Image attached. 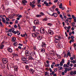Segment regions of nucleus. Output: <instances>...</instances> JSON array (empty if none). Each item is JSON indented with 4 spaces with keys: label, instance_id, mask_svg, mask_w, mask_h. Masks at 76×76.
Instances as JSON below:
<instances>
[{
    "label": "nucleus",
    "instance_id": "nucleus-28",
    "mask_svg": "<svg viewBox=\"0 0 76 76\" xmlns=\"http://www.w3.org/2000/svg\"><path fill=\"white\" fill-rule=\"evenodd\" d=\"M47 25L48 26H53V24H51V23H48L47 24Z\"/></svg>",
    "mask_w": 76,
    "mask_h": 76
},
{
    "label": "nucleus",
    "instance_id": "nucleus-34",
    "mask_svg": "<svg viewBox=\"0 0 76 76\" xmlns=\"http://www.w3.org/2000/svg\"><path fill=\"white\" fill-rule=\"evenodd\" d=\"M25 68L27 70H29V66L28 65H26L25 66Z\"/></svg>",
    "mask_w": 76,
    "mask_h": 76
},
{
    "label": "nucleus",
    "instance_id": "nucleus-33",
    "mask_svg": "<svg viewBox=\"0 0 76 76\" xmlns=\"http://www.w3.org/2000/svg\"><path fill=\"white\" fill-rule=\"evenodd\" d=\"M18 43L17 42H14L13 44V45L14 46H16V45H18Z\"/></svg>",
    "mask_w": 76,
    "mask_h": 76
},
{
    "label": "nucleus",
    "instance_id": "nucleus-61",
    "mask_svg": "<svg viewBox=\"0 0 76 76\" xmlns=\"http://www.w3.org/2000/svg\"><path fill=\"white\" fill-rule=\"evenodd\" d=\"M58 0H55L54 1V3H57L58 1Z\"/></svg>",
    "mask_w": 76,
    "mask_h": 76
},
{
    "label": "nucleus",
    "instance_id": "nucleus-64",
    "mask_svg": "<svg viewBox=\"0 0 76 76\" xmlns=\"http://www.w3.org/2000/svg\"><path fill=\"white\" fill-rule=\"evenodd\" d=\"M74 75H76V71H74V72L73 73Z\"/></svg>",
    "mask_w": 76,
    "mask_h": 76
},
{
    "label": "nucleus",
    "instance_id": "nucleus-41",
    "mask_svg": "<svg viewBox=\"0 0 76 76\" xmlns=\"http://www.w3.org/2000/svg\"><path fill=\"white\" fill-rule=\"evenodd\" d=\"M68 71H70V70H72V67H69L68 68Z\"/></svg>",
    "mask_w": 76,
    "mask_h": 76
},
{
    "label": "nucleus",
    "instance_id": "nucleus-14",
    "mask_svg": "<svg viewBox=\"0 0 76 76\" xmlns=\"http://www.w3.org/2000/svg\"><path fill=\"white\" fill-rule=\"evenodd\" d=\"M13 3H14L15 5H17L18 4L17 0H13Z\"/></svg>",
    "mask_w": 76,
    "mask_h": 76
},
{
    "label": "nucleus",
    "instance_id": "nucleus-54",
    "mask_svg": "<svg viewBox=\"0 0 76 76\" xmlns=\"http://www.w3.org/2000/svg\"><path fill=\"white\" fill-rule=\"evenodd\" d=\"M28 61L26 60V61H24V63H25L26 64H28Z\"/></svg>",
    "mask_w": 76,
    "mask_h": 76
},
{
    "label": "nucleus",
    "instance_id": "nucleus-55",
    "mask_svg": "<svg viewBox=\"0 0 76 76\" xmlns=\"http://www.w3.org/2000/svg\"><path fill=\"white\" fill-rule=\"evenodd\" d=\"M72 18H73V19H75V18H76V17H75V15H72Z\"/></svg>",
    "mask_w": 76,
    "mask_h": 76
},
{
    "label": "nucleus",
    "instance_id": "nucleus-13",
    "mask_svg": "<svg viewBox=\"0 0 76 76\" xmlns=\"http://www.w3.org/2000/svg\"><path fill=\"white\" fill-rule=\"evenodd\" d=\"M39 33H40V30L39 29H37L36 30V33L37 35H38V34H39Z\"/></svg>",
    "mask_w": 76,
    "mask_h": 76
},
{
    "label": "nucleus",
    "instance_id": "nucleus-44",
    "mask_svg": "<svg viewBox=\"0 0 76 76\" xmlns=\"http://www.w3.org/2000/svg\"><path fill=\"white\" fill-rule=\"evenodd\" d=\"M7 35H8V36H12V34L8 33V34H7Z\"/></svg>",
    "mask_w": 76,
    "mask_h": 76
},
{
    "label": "nucleus",
    "instance_id": "nucleus-11",
    "mask_svg": "<svg viewBox=\"0 0 76 76\" xmlns=\"http://www.w3.org/2000/svg\"><path fill=\"white\" fill-rule=\"evenodd\" d=\"M22 2L23 3V4L25 6L26 5V3H27V1L26 0H23L22 1Z\"/></svg>",
    "mask_w": 76,
    "mask_h": 76
},
{
    "label": "nucleus",
    "instance_id": "nucleus-30",
    "mask_svg": "<svg viewBox=\"0 0 76 76\" xmlns=\"http://www.w3.org/2000/svg\"><path fill=\"white\" fill-rule=\"evenodd\" d=\"M41 16H42V15H36V17H37V18H40V17H41Z\"/></svg>",
    "mask_w": 76,
    "mask_h": 76
},
{
    "label": "nucleus",
    "instance_id": "nucleus-60",
    "mask_svg": "<svg viewBox=\"0 0 76 76\" xmlns=\"http://www.w3.org/2000/svg\"><path fill=\"white\" fill-rule=\"evenodd\" d=\"M72 63H73V64L75 63H76V61L73 60V61H72Z\"/></svg>",
    "mask_w": 76,
    "mask_h": 76
},
{
    "label": "nucleus",
    "instance_id": "nucleus-24",
    "mask_svg": "<svg viewBox=\"0 0 76 76\" xmlns=\"http://www.w3.org/2000/svg\"><path fill=\"white\" fill-rule=\"evenodd\" d=\"M47 20H48L47 18H44L43 19V22H44V21L45 22V21H47Z\"/></svg>",
    "mask_w": 76,
    "mask_h": 76
},
{
    "label": "nucleus",
    "instance_id": "nucleus-52",
    "mask_svg": "<svg viewBox=\"0 0 76 76\" xmlns=\"http://www.w3.org/2000/svg\"><path fill=\"white\" fill-rule=\"evenodd\" d=\"M55 7H56V6L55 5H53L52 7V8H53V10H54V8H55Z\"/></svg>",
    "mask_w": 76,
    "mask_h": 76
},
{
    "label": "nucleus",
    "instance_id": "nucleus-56",
    "mask_svg": "<svg viewBox=\"0 0 76 76\" xmlns=\"http://www.w3.org/2000/svg\"><path fill=\"white\" fill-rule=\"evenodd\" d=\"M56 55H57V57L58 58H60V55H58V54H56Z\"/></svg>",
    "mask_w": 76,
    "mask_h": 76
},
{
    "label": "nucleus",
    "instance_id": "nucleus-36",
    "mask_svg": "<svg viewBox=\"0 0 76 76\" xmlns=\"http://www.w3.org/2000/svg\"><path fill=\"white\" fill-rule=\"evenodd\" d=\"M75 23L73 22L72 23V26L73 27H75Z\"/></svg>",
    "mask_w": 76,
    "mask_h": 76
},
{
    "label": "nucleus",
    "instance_id": "nucleus-17",
    "mask_svg": "<svg viewBox=\"0 0 76 76\" xmlns=\"http://www.w3.org/2000/svg\"><path fill=\"white\" fill-rule=\"evenodd\" d=\"M45 50L44 48H42L41 49L40 52L41 53H45Z\"/></svg>",
    "mask_w": 76,
    "mask_h": 76
},
{
    "label": "nucleus",
    "instance_id": "nucleus-39",
    "mask_svg": "<svg viewBox=\"0 0 76 76\" xmlns=\"http://www.w3.org/2000/svg\"><path fill=\"white\" fill-rule=\"evenodd\" d=\"M62 68H63L61 66L60 67V66L58 67V69H59V70H62Z\"/></svg>",
    "mask_w": 76,
    "mask_h": 76
},
{
    "label": "nucleus",
    "instance_id": "nucleus-25",
    "mask_svg": "<svg viewBox=\"0 0 76 76\" xmlns=\"http://www.w3.org/2000/svg\"><path fill=\"white\" fill-rule=\"evenodd\" d=\"M73 57H74V58L72 57H71L70 58V59L71 60H73V58H75V56L73 55Z\"/></svg>",
    "mask_w": 76,
    "mask_h": 76
},
{
    "label": "nucleus",
    "instance_id": "nucleus-19",
    "mask_svg": "<svg viewBox=\"0 0 76 76\" xmlns=\"http://www.w3.org/2000/svg\"><path fill=\"white\" fill-rule=\"evenodd\" d=\"M21 59L23 61H26V60H27V58L25 57H22L21 58Z\"/></svg>",
    "mask_w": 76,
    "mask_h": 76
},
{
    "label": "nucleus",
    "instance_id": "nucleus-40",
    "mask_svg": "<svg viewBox=\"0 0 76 76\" xmlns=\"http://www.w3.org/2000/svg\"><path fill=\"white\" fill-rule=\"evenodd\" d=\"M72 42H74V39H72L70 41L69 43H70V44H71L72 43Z\"/></svg>",
    "mask_w": 76,
    "mask_h": 76
},
{
    "label": "nucleus",
    "instance_id": "nucleus-3",
    "mask_svg": "<svg viewBox=\"0 0 76 76\" xmlns=\"http://www.w3.org/2000/svg\"><path fill=\"white\" fill-rule=\"evenodd\" d=\"M2 61L4 64H6L8 61V60L6 58H3L2 59Z\"/></svg>",
    "mask_w": 76,
    "mask_h": 76
},
{
    "label": "nucleus",
    "instance_id": "nucleus-4",
    "mask_svg": "<svg viewBox=\"0 0 76 76\" xmlns=\"http://www.w3.org/2000/svg\"><path fill=\"white\" fill-rule=\"evenodd\" d=\"M34 23L35 25H38L39 24V22L38 20H35L34 21Z\"/></svg>",
    "mask_w": 76,
    "mask_h": 76
},
{
    "label": "nucleus",
    "instance_id": "nucleus-49",
    "mask_svg": "<svg viewBox=\"0 0 76 76\" xmlns=\"http://www.w3.org/2000/svg\"><path fill=\"white\" fill-rule=\"evenodd\" d=\"M74 47L75 50H76V44L74 43Z\"/></svg>",
    "mask_w": 76,
    "mask_h": 76
},
{
    "label": "nucleus",
    "instance_id": "nucleus-47",
    "mask_svg": "<svg viewBox=\"0 0 76 76\" xmlns=\"http://www.w3.org/2000/svg\"><path fill=\"white\" fill-rule=\"evenodd\" d=\"M49 34L50 35H53V32L52 31H51L49 32Z\"/></svg>",
    "mask_w": 76,
    "mask_h": 76
},
{
    "label": "nucleus",
    "instance_id": "nucleus-50",
    "mask_svg": "<svg viewBox=\"0 0 76 76\" xmlns=\"http://www.w3.org/2000/svg\"><path fill=\"white\" fill-rule=\"evenodd\" d=\"M40 14L42 15V16H44V13L42 12H40Z\"/></svg>",
    "mask_w": 76,
    "mask_h": 76
},
{
    "label": "nucleus",
    "instance_id": "nucleus-62",
    "mask_svg": "<svg viewBox=\"0 0 76 76\" xmlns=\"http://www.w3.org/2000/svg\"><path fill=\"white\" fill-rule=\"evenodd\" d=\"M14 27L15 28H18V26H17L16 25H15L14 26Z\"/></svg>",
    "mask_w": 76,
    "mask_h": 76
},
{
    "label": "nucleus",
    "instance_id": "nucleus-53",
    "mask_svg": "<svg viewBox=\"0 0 76 76\" xmlns=\"http://www.w3.org/2000/svg\"><path fill=\"white\" fill-rule=\"evenodd\" d=\"M64 67H67V65L66 64H64L63 66Z\"/></svg>",
    "mask_w": 76,
    "mask_h": 76
},
{
    "label": "nucleus",
    "instance_id": "nucleus-9",
    "mask_svg": "<svg viewBox=\"0 0 76 76\" xmlns=\"http://www.w3.org/2000/svg\"><path fill=\"white\" fill-rule=\"evenodd\" d=\"M14 71L15 72H18V67L17 66H14Z\"/></svg>",
    "mask_w": 76,
    "mask_h": 76
},
{
    "label": "nucleus",
    "instance_id": "nucleus-22",
    "mask_svg": "<svg viewBox=\"0 0 76 76\" xmlns=\"http://www.w3.org/2000/svg\"><path fill=\"white\" fill-rule=\"evenodd\" d=\"M37 39H38V40H39V41H40L41 39L42 38L40 36H39L38 37H37Z\"/></svg>",
    "mask_w": 76,
    "mask_h": 76
},
{
    "label": "nucleus",
    "instance_id": "nucleus-27",
    "mask_svg": "<svg viewBox=\"0 0 76 76\" xmlns=\"http://www.w3.org/2000/svg\"><path fill=\"white\" fill-rule=\"evenodd\" d=\"M2 21L3 22V23H5V18H2Z\"/></svg>",
    "mask_w": 76,
    "mask_h": 76
},
{
    "label": "nucleus",
    "instance_id": "nucleus-48",
    "mask_svg": "<svg viewBox=\"0 0 76 76\" xmlns=\"http://www.w3.org/2000/svg\"><path fill=\"white\" fill-rule=\"evenodd\" d=\"M60 66V64H56L55 65V67H58V66Z\"/></svg>",
    "mask_w": 76,
    "mask_h": 76
},
{
    "label": "nucleus",
    "instance_id": "nucleus-37",
    "mask_svg": "<svg viewBox=\"0 0 76 76\" xmlns=\"http://www.w3.org/2000/svg\"><path fill=\"white\" fill-rule=\"evenodd\" d=\"M5 3H6V4H7V5H9V1H7V0L6 1Z\"/></svg>",
    "mask_w": 76,
    "mask_h": 76
},
{
    "label": "nucleus",
    "instance_id": "nucleus-21",
    "mask_svg": "<svg viewBox=\"0 0 76 76\" xmlns=\"http://www.w3.org/2000/svg\"><path fill=\"white\" fill-rule=\"evenodd\" d=\"M67 55V56H69V57H70V56H71V54L70 53V50H68Z\"/></svg>",
    "mask_w": 76,
    "mask_h": 76
},
{
    "label": "nucleus",
    "instance_id": "nucleus-2",
    "mask_svg": "<svg viewBox=\"0 0 76 76\" xmlns=\"http://www.w3.org/2000/svg\"><path fill=\"white\" fill-rule=\"evenodd\" d=\"M40 32L41 34L45 33V29L42 28H40Z\"/></svg>",
    "mask_w": 76,
    "mask_h": 76
},
{
    "label": "nucleus",
    "instance_id": "nucleus-57",
    "mask_svg": "<svg viewBox=\"0 0 76 76\" xmlns=\"http://www.w3.org/2000/svg\"><path fill=\"white\" fill-rule=\"evenodd\" d=\"M17 16L19 18H22V15H20L18 16V15H17Z\"/></svg>",
    "mask_w": 76,
    "mask_h": 76
},
{
    "label": "nucleus",
    "instance_id": "nucleus-59",
    "mask_svg": "<svg viewBox=\"0 0 76 76\" xmlns=\"http://www.w3.org/2000/svg\"><path fill=\"white\" fill-rule=\"evenodd\" d=\"M53 66H54V65H51V67L52 69H53L54 68V67H53Z\"/></svg>",
    "mask_w": 76,
    "mask_h": 76
},
{
    "label": "nucleus",
    "instance_id": "nucleus-58",
    "mask_svg": "<svg viewBox=\"0 0 76 76\" xmlns=\"http://www.w3.org/2000/svg\"><path fill=\"white\" fill-rule=\"evenodd\" d=\"M70 28H71V27H70V26H69L68 27H67V29H68L69 30V29H70Z\"/></svg>",
    "mask_w": 76,
    "mask_h": 76
},
{
    "label": "nucleus",
    "instance_id": "nucleus-16",
    "mask_svg": "<svg viewBox=\"0 0 76 76\" xmlns=\"http://www.w3.org/2000/svg\"><path fill=\"white\" fill-rule=\"evenodd\" d=\"M28 60H34L35 58H33L31 56L28 57Z\"/></svg>",
    "mask_w": 76,
    "mask_h": 76
},
{
    "label": "nucleus",
    "instance_id": "nucleus-7",
    "mask_svg": "<svg viewBox=\"0 0 76 76\" xmlns=\"http://www.w3.org/2000/svg\"><path fill=\"white\" fill-rule=\"evenodd\" d=\"M30 55L31 56H34L36 57V54H35V52H31L30 53Z\"/></svg>",
    "mask_w": 76,
    "mask_h": 76
},
{
    "label": "nucleus",
    "instance_id": "nucleus-1",
    "mask_svg": "<svg viewBox=\"0 0 76 76\" xmlns=\"http://www.w3.org/2000/svg\"><path fill=\"white\" fill-rule=\"evenodd\" d=\"M55 38L56 39L54 40V42L56 43V47L57 48H60L61 47V43L59 42L58 41H60V39H61V37L56 36L55 37Z\"/></svg>",
    "mask_w": 76,
    "mask_h": 76
},
{
    "label": "nucleus",
    "instance_id": "nucleus-20",
    "mask_svg": "<svg viewBox=\"0 0 76 76\" xmlns=\"http://www.w3.org/2000/svg\"><path fill=\"white\" fill-rule=\"evenodd\" d=\"M12 42H15V40H16V38L15 37H13L12 39Z\"/></svg>",
    "mask_w": 76,
    "mask_h": 76
},
{
    "label": "nucleus",
    "instance_id": "nucleus-29",
    "mask_svg": "<svg viewBox=\"0 0 76 76\" xmlns=\"http://www.w3.org/2000/svg\"><path fill=\"white\" fill-rule=\"evenodd\" d=\"M8 32H13V30L12 29H9L8 30Z\"/></svg>",
    "mask_w": 76,
    "mask_h": 76
},
{
    "label": "nucleus",
    "instance_id": "nucleus-42",
    "mask_svg": "<svg viewBox=\"0 0 76 76\" xmlns=\"http://www.w3.org/2000/svg\"><path fill=\"white\" fill-rule=\"evenodd\" d=\"M61 63H62L64 64V63H65V62H64V59H62V60L61 61Z\"/></svg>",
    "mask_w": 76,
    "mask_h": 76
},
{
    "label": "nucleus",
    "instance_id": "nucleus-5",
    "mask_svg": "<svg viewBox=\"0 0 76 76\" xmlns=\"http://www.w3.org/2000/svg\"><path fill=\"white\" fill-rule=\"evenodd\" d=\"M48 14H49L50 16H54V17H55V18H56L57 16V13H53L52 15L50 14H49V13H48Z\"/></svg>",
    "mask_w": 76,
    "mask_h": 76
},
{
    "label": "nucleus",
    "instance_id": "nucleus-18",
    "mask_svg": "<svg viewBox=\"0 0 76 76\" xmlns=\"http://www.w3.org/2000/svg\"><path fill=\"white\" fill-rule=\"evenodd\" d=\"M29 72H30L31 73L33 74V73H34V72H35V71L34 70L32 69H30Z\"/></svg>",
    "mask_w": 76,
    "mask_h": 76
},
{
    "label": "nucleus",
    "instance_id": "nucleus-46",
    "mask_svg": "<svg viewBox=\"0 0 76 76\" xmlns=\"http://www.w3.org/2000/svg\"><path fill=\"white\" fill-rule=\"evenodd\" d=\"M1 8H2V9L3 10H5V9H4V6L3 5H2V6L1 7Z\"/></svg>",
    "mask_w": 76,
    "mask_h": 76
},
{
    "label": "nucleus",
    "instance_id": "nucleus-51",
    "mask_svg": "<svg viewBox=\"0 0 76 76\" xmlns=\"http://www.w3.org/2000/svg\"><path fill=\"white\" fill-rule=\"evenodd\" d=\"M40 2H41V0H37V3L38 4H39Z\"/></svg>",
    "mask_w": 76,
    "mask_h": 76
},
{
    "label": "nucleus",
    "instance_id": "nucleus-32",
    "mask_svg": "<svg viewBox=\"0 0 76 76\" xmlns=\"http://www.w3.org/2000/svg\"><path fill=\"white\" fill-rule=\"evenodd\" d=\"M33 31L34 32H35V29L36 28V27H35V26H33Z\"/></svg>",
    "mask_w": 76,
    "mask_h": 76
},
{
    "label": "nucleus",
    "instance_id": "nucleus-15",
    "mask_svg": "<svg viewBox=\"0 0 76 76\" xmlns=\"http://www.w3.org/2000/svg\"><path fill=\"white\" fill-rule=\"evenodd\" d=\"M32 35L33 37H37L38 36V34L35 33H33L32 34Z\"/></svg>",
    "mask_w": 76,
    "mask_h": 76
},
{
    "label": "nucleus",
    "instance_id": "nucleus-45",
    "mask_svg": "<svg viewBox=\"0 0 76 76\" xmlns=\"http://www.w3.org/2000/svg\"><path fill=\"white\" fill-rule=\"evenodd\" d=\"M13 56L14 57L15 56V57H18V55L15 53L13 54Z\"/></svg>",
    "mask_w": 76,
    "mask_h": 76
},
{
    "label": "nucleus",
    "instance_id": "nucleus-23",
    "mask_svg": "<svg viewBox=\"0 0 76 76\" xmlns=\"http://www.w3.org/2000/svg\"><path fill=\"white\" fill-rule=\"evenodd\" d=\"M59 16L60 17V18H61V19H62L63 20H64V18H63V16L62 15L60 14L59 15Z\"/></svg>",
    "mask_w": 76,
    "mask_h": 76
},
{
    "label": "nucleus",
    "instance_id": "nucleus-12",
    "mask_svg": "<svg viewBox=\"0 0 76 76\" xmlns=\"http://www.w3.org/2000/svg\"><path fill=\"white\" fill-rule=\"evenodd\" d=\"M7 50L9 52H10V53H12V50L11 48H8Z\"/></svg>",
    "mask_w": 76,
    "mask_h": 76
},
{
    "label": "nucleus",
    "instance_id": "nucleus-6",
    "mask_svg": "<svg viewBox=\"0 0 76 76\" xmlns=\"http://www.w3.org/2000/svg\"><path fill=\"white\" fill-rule=\"evenodd\" d=\"M6 67V66H5V65H4V64H0V67L2 69H4Z\"/></svg>",
    "mask_w": 76,
    "mask_h": 76
},
{
    "label": "nucleus",
    "instance_id": "nucleus-43",
    "mask_svg": "<svg viewBox=\"0 0 76 76\" xmlns=\"http://www.w3.org/2000/svg\"><path fill=\"white\" fill-rule=\"evenodd\" d=\"M0 26H2V27H3V25L2 24V23H1V21H0Z\"/></svg>",
    "mask_w": 76,
    "mask_h": 76
},
{
    "label": "nucleus",
    "instance_id": "nucleus-35",
    "mask_svg": "<svg viewBox=\"0 0 76 76\" xmlns=\"http://www.w3.org/2000/svg\"><path fill=\"white\" fill-rule=\"evenodd\" d=\"M54 72H56L57 71V68H55L54 69Z\"/></svg>",
    "mask_w": 76,
    "mask_h": 76
},
{
    "label": "nucleus",
    "instance_id": "nucleus-31",
    "mask_svg": "<svg viewBox=\"0 0 76 76\" xmlns=\"http://www.w3.org/2000/svg\"><path fill=\"white\" fill-rule=\"evenodd\" d=\"M62 14L63 15V16H64V18H65V19H66V16H65V14H64V12H62Z\"/></svg>",
    "mask_w": 76,
    "mask_h": 76
},
{
    "label": "nucleus",
    "instance_id": "nucleus-38",
    "mask_svg": "<svg viewBox=\"0 0 76 76\" xmlns=\"http://www.w3.org/2000/svg\"><path fill=\"white\" fill-rule=\"evenodd\" d=\"M63 64H64V63H62V62H60V64L59 65L61 66H63Z\"/></svg>",
    "mask_w": 76,
    "mask_h": 76
},
{
    "label": "nucleus",
    "instance_id": "nucleus-8",
    "mask_svg": "<svg viewBox=\"0 0 76 76\" xmlns=\"http://www.w3.org/2000/svg\"><path fill=\"white\" fill-rule=\"evenodd\" d=\"M25 54L26 56H29V51L28 50H26L25 52Z\"/></svg>",
    "mask_w": 76,
    "mask_h": 76
},
{
    "label": "nucleus",
    "instance_id": "nucleus-26",
    "mask_svg": "<svg viewBox=\"0 0 76 76\" xmlns=\"http://www.w3.org/2000/svg\"><path fill=\"white\" fill-rule=\"evenodd\" d=\"M4 45H1L0 46V48L1 49H2V48H3L4 47Z\"/></svg>",
    "mask_w": 76,
    "mask_h": 76
},
{
    "label": "nucleus",
    "instance_id": "nucleus-63",
    "mask_svg": "<svg viewBox=\"0 0 76 76\" xmlns=\"http://www.w3.org/2000/svg\"><path fill=\"white\" fill-rule=\"evenodd\" d=\"M74 21L75 22H76V18H75L74 19Z\"/></svg>",
    "mask_w": 76,
    "mask_h": 76
},
{
    "label": "nucleus",
    "instance_id": "nucleus-10",
    "mask_svg": "<svg viewBox=\"0 0 76 76\" xmlns=\"http://www.w3.org/2000/svg\"><path fill=\"white\" fill-rule=\"evenodd\" d=\"M45 45H46V44L45 42H42V43L41 47H45Z\"/></svg>",
    "mask_w": 76,
    "mask_h": 76
}]
</instances>
